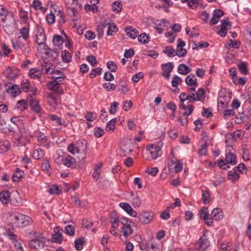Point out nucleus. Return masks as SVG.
Returning a JSON list of instances; mask_svg holds the SVG:
<instances>
[{
  "label": "nucleus",
  "instance_id": "f257e3e1",
  "mask_svg": "<svg viewBox=\"0 0 251 251\" xmlns=\"http://www.w3.org/2000/svg\"><path fill=\"white\" fill-rule=\"evenodd\" d=\"M0 20L4 24L3 28L7 34L14 32L15 22L13 14L8 12L1 5H0Z\"/></svg>",
  "mask_w": 251,
  "mask_h": 251
},
{
  "label": "nucleus",
  "instance_id": "f03ea898",
  "mask_svg": "<svg viewBox=\"0 0 251 251\" xmlns=\"http://www.w3.org/2000/svg\"><path fill=\"white\" fill-rule=\"evenodd\" d=\"M7 220L9 224L15 227L26 226L31 222V219L29 217L17 212L8 213Z\"/></svg>",
  "mask_w": 251,
  "mask_h": 251
},
{
  "label": "nucleus",
  "instance_id": "7ed1b4c3",
  "mask_svg": "<svg viewBox=\"0 0 251 251\" xmlns=\"http://www.w3.org/2000/svg\"><path fill=\"white\" fill-rule=\"evenodd\" d=\"M41 70L42 71L45 70L46 74L51 75V78L52 79L62 81L64 78L63 73L60 71L55 70L51 63L44 62L41 65Z\"/></svg>",
  "mask_w": 251,
  "mask_h": 251
},
{
  "label": "nucleus",
  "instance_id": "20e7f679",
  "mask_svg": "<svg viewBox=\"0 0 251 251\" xmlns=\"http://www.w3.org/2000/svg\"><path fill=\"white\" fill-rule=\"evenodd\" d=\"M12 46L18 53L27 55L30 51V49L27 41L21 37H19L15 41H12Z\"/></svg>",
  "mask_w": 251,
  "mask_h": 251
},
{
  "label": "nucleus",
  "instance_id": "39448f33",
  "mask_svg": "<svg viewBox=\"0 0 251 251\" xmlns=\"http://www.w3.org/2000/svg\"><path fill=\"white\" fill-rule=\"evenodd\" d=\"M236 163V155L233 153L229 152L226 155L225 160L223 159L220 160L218 162V164L221 169L226 170L227 168H229V166L227 165L228 164L231 165H235Z\"/></svg>",
  "mask_w": 251,
  "mask_h": 251
},
{
  "label": "nucleus",
  "instance_id": "423d86ee",
  "mask_svg": "<svg viewBox=\"0 0 251 251\" xmlns=\"http://www.w3.org/2000/svg\"><path fill=\"white\" fill-rule=\"evenodd\" d=\"M120 224L122 225L121 231L125 237H127L133 233L132 225L133 223L131 221H128L126 218H122L120 219Z\"/></svg>",
  "mask_w": 251,
  "mask_h": 251
},
{
  "label": "nucleus",
  "instance_id": "0eeeda50",
  "mask_svg": "<svg viewBox=\"0 0 251 251\" xmlns=\"http://www.w3.org/2000/svg\"><path fill=\"white\" fill-rule=\"evenodd\" d=\"M76 153L79 155V160H84L86 155V141L85 140H79L75 144Z\"/></svg>",
  "mask_w": 251,
  "mask_h": 251
},
{
  "label": "nucleus",
  "instance_id": "6e6552de",
  "mask_svg": "<svg viewBox=\"0 0 251 251\" xmlns=\"http://www.w3.org/2000/svg\"><path fill=\"white\" fill-rule=\"evenodd\" d=\"M37 45L36 48L39 52H44L49 57L52 56L55 58L57 56V50H52L49 48L46 42L37 43Z\"/></svg>",
  "mask_w": 251,
  "mask_h": 251
},
{
  "label": "nucleus",
  "instance_id": "1a4fd4ad",
  "mask_svg": "<svg viewBox=\"0 0 251 251\" xmlns=\"http://www.w3.org/2000/svg\"><path fill=\"white\" fill-rule=\"evenodd\" d=\"M20 135L17 138L19 145L21 146H25L29 141V137L31 136V132L27 128H24L20 130Z\"/></svg>",
  "mask_w": 251,
  "mask_h": 251
},
{
  "label": "nucleus",
  "instance_id": "9d476101",
  "mask_svg": "<svg viewBox=\"0 0 251 251\" xmlns=\"http://www.w3.org/2000/svg\"><path fill=\"white\" fill-rule=\"evenodd\" d=\"M45 243V237L42 234H40L39 236H37L35 238L30 241L29 245L32 249H39L44 246Z\"/></svg>",
  "mask_w": 251,
  "mask_h": 251
},
{
  "label": "nucleus",
  "instance_id": "9b49d317",
  "mask_svg": "<svg viewBox=\"0 0 251 251\" xmlns=\"http://www.w3.org/2000/svg\"><path fill=\"white\" fill-rule=\"evenodd\" d=\"M34 95H28L27 99L29 103V105L31 109L39 115H41L42 113V109L39 105V101L34 98Z\"/></svg>",
  "mask_w": 251,
  "mask_h": 251
},
{
  "label": "nucleus",
  "instance_id": "f8f14e48",
  "mask_svg": "<svg viewBox=\"0 0 251 251\" xmlns=\"http://www.w3.org/2000/svg\"><path fill=\"white\" fill-rule=\"evenodd\" d=\"M210 246L209 241L206 235L203 234L199 239L198 244L196 245L197 251H205Z\"/></svg>",
  "mask_w": 251,
  "mask_h": 251
},
{
  "label": "nucleus",
  "instance_id": "ddd939ff",
  "mask_svg": "<svg viewBox=\"0 0 251 251\" xmlns=\"http://www.w3.org/2000/svg\"><path fill=\"white\" fill-rule=\"evenodd\" d=\"M154 214L151 211H148L142 212L138 216L139 221L143 224L150 223L152 220Z\"/></svg>",
  "mask_w": 251,
  "mask_h": 251
},
{
  "label": "nucleus",
  "instance_id": "4468645a",
  "mask_svg": "<svg viewBox=\"0 0 251 251\" xmlns=\"http://www.w3.org/2000/svg\"><path fill=\"white\" fill-rule=\"evenodd\" d=\"M189 97L192 102L194 101H202L205 97V90L202 88H200L198 91L190 94Z\"/></svg>",
  "mask_w": 251,
  "mask_h": 251
},
{
  "label": "nucleus",
  "instance_id": "2eb2a0df",
  "mask_svg": "<svg viewBox=\"0 0 251 251\" xmlns=\"http://www.w3.org/2000/svg\"><path fill=\"white\" fill-rule=\"evenodd\" d=\"M46 41V36L44 28L41 26L37 25L35 39L36 43L45 42Z\"/></svg>",
  "mask_w": 251,
  "mask_h": 251
},
{
  "label": "nucleus",
  "instance_id": "dca6fc26",
  "mask_svg": "<svg viewBox=\"0 0 251 251\" xmlns=\"http://www.w3.org/2000/svg\"><path fill=\"white\" fill-rule=\"evenodd\" d=\"M147 150L149 151L153 159H156L161 154V149L157 145H150L147 147Z\"/></svg>",
  "mask_w": 251,
  "mask_h": 251
},
{
  "label": "nucleus",
  "instance_id": "f3484780",
  "mask_svg": "<svg viewBox=\"0 0 251 251\" xmlns=\"http://www.w3.org/2000/svg\"><path fill=\"white\" fill-rule=\"evenodd\" d=\"M62 81L53 79L52 81L48 83V88L50 90L55 91L57 94H62L63 89L60 87L59 84Z\"/></svg>",
  "mask_w": 251,
  "mask_h": 251
},
{
  "label": "nucleus",
  "instance_id": "a211bd4d",
  "mask_svg": "<svg viewBox=\"0 0 251 251\" xmlns=\"http://www.w3.org/2000/svg\"><path fill=\"white\" fill-rule=\"evenodd\" d=\"M3 74L5 77L13 79L18 75L19 70L15 68L8 67L3 72Z\"/></svg>",
  "mask_w": 251,
  "mask_h": 251
},
{
  "label": "nucleus",
  "instance_id": "6ab92c4d",
  "mask_svg": "<svg viewBox=\"0 0 251 251\" xmlns=\"http://www.w3.org/2000/svg\"><path fill=\"white\" fill-rule=\"evenodd\" d=\"M21 88L25 92H27L31 91L33 93L34 96L35 95V92L37 91L36 88L31 87V84L29 81L27 79H24L21 84Z\"/></svg>",
  "mask_w": 251,
  "mask_h": 251
},
{
  "label": "nucleus",
  "instance_id": "aec40b11",
  "mask_svg": "<svg viewBox=\"0 0 251 251\" xmlns=\"http://www.w3.org/2000/svg\"><path fill=\"white\" fill-rule=\"evenodd\" d=\"M119 206L130 216L134 217L137 216L136 211L127 202H121L119 204Z\"/></svg>",
  "mask_w": 251,
  "mask_h": 251
},
{
  "label": "nucleus",
  "instance_id": "412c9836",
  "mask_svg": "<svg viewBox=\"0 0 251 251\" xmlns=\"http://www.w3.org/2000/svg\"><path fill=\"white\" fill-rule=\"evenodd\" d=\"M158 34H161L163 31L169 28V22L165 19H162L160 23L156 24L155 27Z\"/></svg>",
  "mask_w": 251,
  "mask_h": 251
},
{
  "label": "nucleus",
  "instance_id": "4be33fe9",
  "mask_svg": "<svg viewBox=\"0 0 251 251\" xmlns=\"http://www.w3.org/2000/svg\"><path fill=\"white\" fill-rule=\"evenodd\" d=\"M131 142L129 139H126L122 142L121 145V150L124 153L129 154L132 151L131 147Z\"/></svg>",
  "mask_w": 251,
  "mask_h": 251
},
{
  "label": "nucleus",
  "instance_id": "5701e85b",
  "mask_svg": "<svg viewBox=\"0 0 251 251\" xmlns=\"http://www.w3.org/2000/svg\"><path fill=\"white\" fill-rule=\"evenodd\" d=\"M224 15V12L220 9H216L213 11V17L210 19L211 25H214L219 21L220 18Z\"/></svg>",
  "mask_w": 251,
  "mask_h": 251
},
{
  "label": "nucleus",
  "instance_id": "b1692460",
  "mask_svg": "<svg viewBox=\"0 0 251 251\" xmlns=\"http://www.w3.org/2000/svg\"><path fill=\"white\" fill-rule=\"evenodd\" d=\"M37 140L40 145L47 148L50 143L49 137L43 133H40V134L37 136Z\"/></svg>",
  "mask_w": 251,
  "mask_h": 251
},
{
  "label": "nucleus",
  "instance_id": "393cba45",
  "mask_svg": "<svg viewBox=\"0 0 251 251\" xmlns=\"http://www.w3.org/2000/svg\"><path fill=\"white\" fill-rule=\"evenodd\" d=\"M42 75V71L40 69L32 68L28 72V76L34 79H39Z\"/></svg>",
  "mask_w": 251,
  "mask_h": 251
},
{
  "label": "nucleus",
  "instance_id": "a878e982",
  "mask_svg": "<svg viewBox=\"0 0 251 251\" xmlns=\"http://www.w3.org/2000/svg\"><path fill=\"white\" fill-rule=\"evenodd\" d=\"M10 200V193L8 190H4L0 193V201L4 204L8 203Z\"/></svg>",
  "mask_w": 251,
  "mask_h": 251
},
{
  "label": "nucleus",
  "instance_id": "bb28decb",
  "mask_svg": "<svg viewBox=\"0 0 251 251\" xmlns=\"http://www.w3.org/2000/svg\"><path fill=\"white\" fill-rule=\"evenodd\" d=\"M68 16L74 21H77L79 19V15L77 10L74 8H69L67 10Z\"/></svg>",
  "mask_w": 251,
  "mask_h": 251
},
{
  "label": "nucleus",
  "instance_id": "cd10ccee",
  "mask_svg": "<svg viewBox=\"0 0 251 251\" xmlns=\"http://www.w3.org/2000/svg\"><path fill=\"white\" fill-rule=\"evenodd\" d=\"M239 176V173L234 168L228 173V178L233 182L237 181Z\"/></svg>",
  "mask_w": 251,
  "mask_h": 251
},
{
  "label": "nucleus",
  "instance_id": "c85d7f7f",
  "mask_svg": "<svg viewBox=\"0 0 251 251\" xmlns=\"http://www.w3.org/2000/svg\"><path fill=\"white\" fill-rule=\"evenodd\" d=\"M55 234L53 235V239L54 242L61 243L63 240L62 234L59 232V227L56 226L54 227Z\"/></svg>",
  "mask_w": 251,
  "mask_h": 251
},
{
  "label": "nucleus",
  "instance_id": "c756f323",
  "mask_svg": "<svg viewBox=\"0 0 251 251\" xmlns=\"http://www.w3.org/2000/svg\"><path fill=\"white\" fill-rule=\"evenodd\" d=\"M24 176V172L19 168H16L12 175V179L14 182H18L21 180Z\"/></svg>",
  "mask_w": 251,
  "mask_h": 251
},
{
  "label": "nucleus",
  "instance_id": "7c9ffc66",
  "mask_svg": "<svg viewBox=\"0 0 251 251\" xmlns=\"http://www.w3.org/2000/svg\"><path fill=\"white\" fill-rule=\"evenodd\" d=\"M125 31L127 35L132 39H135L138 34V31L132 26L126 27L125 29Z\"/></svg>",
  "mask_w": 251,
  "mask_h": 251
},
{
  "label": "nucleus",
  "instance_id": "2f4dec72",
  "mask_svg": "<svg viewBox=\"0 0 251 251\" xmlns=\"http://www.w3.org/2000/svg\"><path fill=\"white\" fill-rule=\"evenodd\" d=\"M211 217L215 221H218L223 218V212L219 208L214 209L211 212Z\"/></svg>",
  "mask_w": 251,
  "mask_h": 251
},
{
  "label": "nucleus",
  "instance_id": "473e14b6",
  "mask_svg": "<svg viewBox=\"0 0 251 251\" xmlns=\"http://www.w3.org/2000/svg\"><path fill=\"white\" fill-rule=\"evenodd\" d=\"M177 70L179 74L183 75H186L191 71V69L184 64H179Z\"/></svg>",
  "mask_w": 251,
  "mask_h": 251
},
{
  "label": "nucleus",
  "instance_id": "72a5a7b5",
  "mask_svg": "<svg viewBox=\"0 0 251 251\" xmlns=\"http://www.w3.org/2000/svg\"><path fill=\"white\" fill-rule=\"evenodd\" d=\"M186 83L190 86H197V79L194 75L190 74L188 75L185 78Z\"/></svg>",
  "mask_w": 251,
  "mask_h": 251
},
{
  "label": "nucleus",
  "instance_id": "f704fd0d",
  "mask_svg": "<svg viewBox=\"0 0 251 251\" xmlns=\"http://www.w3.org/2000/svg\"><path fill=\"white\" fill-rule=\"evenodd\" d=\"M52 42L55 46H57L59 48H61L64 40L62 37L59 35H54L53 36Z\"/></svg>",
  "mask_w": 251,
  "mask_h": 251
},
{
  "label": "nucleus",
  "instance_id": "c9c22d12",
  "mask_svg": "<svg viewBox=\"0 0 251 251\" xmlns=\"http://www.w3.org/2000/svg\"><path fill=\"white\" fill-rule=\"evenodd\" d=\"M56 99L57 97L56 93L50 94L47 97L48 103L50 105L54 107L56 105Z\"/></svg>",
  "mask_w": 251,
  "mask_h": 251
},
{
  "label": "nucleus",
  "instance_id": "e433bc0d",
  "mask_svg": "<svg viewBox=\"0 0 251 251\" xmlns=\"http://www.w3.org/2000/svg\"><path fill=\"white\" fill-rule=\"evenodd\" d=\"M19 16L22 22L24 23H27L29 20V14L27 12L21 8L19 10Z\"/></svg>",
  "mask_w": 251,
  "mask_h": 251
},
{
  "label": "nucleus",
  "instance_id": "4c0bfd02",
  "mask_svg": "<svg viewBox=\"0 0 251 251\" xmlns=\"http://www.w3.org/2000/svg\"><path fill=\"white\" fill-rule=\"evenodd\" d=\"M118 31V28L116 25L114 23H111L108 25L107 31V35H113Z\"/></svg>",
  "mask_w": 251,
  "mask_h": 251
},
{
  "label": "nucleus",
  "instance_id": "58836bf2",
  "mask_svg": "<svg viewBox=\"0 0 251 251\" xmlns=\"http://www.w3.org/2000/svg\"><path fill=\"white\" fill-rule=\"evenodd\" d=\"M44 155L45 153L44 151L40 149L35 150L32 153V156L35 159H39L42 158Z\"/></svg>",
  "mask_w": 251,
  "mask_h": 251
},
{
  "label": "nucleus",
  "instance_id": "ea45409f",
  "mask_svg": "<svg viewBox=\"0 0 251 251\" xmlns=\"http://www.w3.org/2000/svg\"><path fill=\"white\" fill-rule=\"evenodd\" d=\"M163 51L169 57H173L176 55V50L171 46L165 47Z\"/></svg>",
  "mask_w": 251,
  "mask_h": 251
},
{
  "label": "nucleus",
  "instance_id": "a19ab883",
  "mask_svg": "<svg viewBox=\"0 0 251 251\" xmlns=\"http://www.w3.org/2000/svg\"><path fill=\"white\" fill-rule=\"evenodd\" d=\"M32 6L35 10H40L42 12L46 11V8L42 5L39 0H35L32 2Z\"/></svg>",
  "mask_w": 251,
  "mask_h": 251
},
{
  "label": "nucleus",
  "instance_id": "79ce46f5",
  "mask_svg": "<svg viewBox=\"0 0 251 251\" xmlns=\"http://www.w3.org/2000/svg\"><path fill=\"white\" fill-rule=\"evenodd\" d=\"M85 240L83 237L77 238L75 240V247L77 251H80L82 249L83 244Z\"/></svg>",
  "mask_w": 251,
  "mask_h": 251
},
{
  "label": "nucleus",
  "instance_id": "37998d69",
  "mask_svg": "<svg viewBox=\"0 0 251 251\" xmlns=\"http://www.w3.org/2000/svg\"><path fill=\"white\" fill-rule=\"evenodd\" d=\"M53 158L55 163L58 164H61L64 160L63 155L61 154L59 152L57 151L53 155Z\"/></svg>",
  "mask_w": 251,
  "mask_h": 251
},
{
  "label": "nucleus",
  "instance_id": "c03bdc74",
  "mask_svg": "<svg viewBox=\"0 0 251 251\" xmlns=\"http://www.w3.org/2000/svg\"><path fill=\"white\" fill-rule=\"evenodd\" d=\"M139 42L143 44H146L149 42L150 36L146 33H142L138 36Z\"/></svg>",
  "mask_w": 251,
  "mask_h": 251
},
{
  "label": "nucleus",
  "instance_id": "a18cd8bd",
  "mask_svg": "<svg viewBox=\"0 0 251 251\" xmlns=\"http://www.w3.org/2000/svg\"><path fill=\"white\" fill-rule=\"evenodd\" d=\"M110 223L111 224V227L113 228L118 229L120 223V220L117 217H111L110 219Z\"/></svg>",
  "mask_w": 251,
  "mask_h": 251
},
{
  "label": "nucleus",
  "instance_id": "49530a36",
  "mask_svg": "<svg viewBox=\"0 0 251 251\" xmlns=\"http://www.w3.org/2000/svg\"><path fill=\"white\" fill-rule=\"evenodd\" d=\"M10 146V144L8 141H4L0 143V147L1 151L0 152L2 151H7Z\"/></svg>",
  "mask_w": 251,
  "mask_h": 251
},
{
  "label": "nucleus",
  "instance_id": "de8ad7c7",
  "mask_svg": "<svg viewBox=\"0 0 251 251\" xmlns=\"http://www.w3.org/2000/svg\"><path fill=\"white\" fill-rule=\"evenodd\" d=\"M62 58L64 62H69L71 60L72 56L70 52L66 50H65L62 53Z\"/></svg>",
  "mask_w": 251,
  "mask_h": 251
},
{
  "label": "nucleus",
  "instance_id": "09e8293b",
  "mask_svg": "<svg viewBox=\"0 0 251 251\" xmlns=\"http://www.w3.org/2000/svg\"><path fill=\"white\" fill-rule=\"evenodd\" d=\"M75 160L70 155H68L65 159V165L67 167H70L73 164L75 163Z\"/></svg>",
  "mask_w": 251,
  "mask_h": 251
},
{
  "label": "nucleus",
  "instance_id": "8fccbe9b",
  "mask_svg": "<svg viewBox=\"0 0 251 251\" xmlns=\"http://www.w3.org/2000/svg\"><path fill=\"white\" fill-rule=\"evenodd\" d=\"M161 66L163 71H167L170 73H171L174 68V65L171 62L162 64Z\"/></svg>",
  "mask_w": 251,
  "mask_h": 251
},
{
  "label": "nucleus",
  "instance_id": "3c124183",
  "mask_svg": "<svg viewBox=\"0 0 251 251\" xmlns=\"http://www.w3.org/2000/svg\"><path fill=\"white\" fill-rule=\"evenodd\" d=\"M202 200L204 204H207L210 201V194L207 191H202Z\"/></svg>",
  "mask_w": 251,
  "mask_h": 251
},
{
  "label": "nucleus",
  "instance_id": "603ef678",
  "mask_svg": "<svg viewBox=\"0 0 251 251\" xmlns=\"http://www.w3.org/2000/svg\"><path fill=\"white\" fill-rule=\"evenodd\" d=\"M221 28L227 31L231 26V23L227 19H224L221 21Z\"/></svg>",
  "mask_w": 251,
  "mask_h": 251
},
{
  "label": "nucleus",
  "instance_id": "864d4df0",
  "mask_svg": "<svg viewBox=\"0 0 251 251\" xmlns=\"http://www.w3.org/2000/svg\"><path fill=\"white\" fill-rule=\"evenodd\" d=\"M238 67L239 71L243 74H247L248 72L247 66L245 62H240L238 64Z\"/></svg>",
  "mask_w": 251,
  "mask_h": 251
},
{
  "label": "nucleus",
  "instance_id": "5fc2aeb1",
  "mask_svg": "<svg viewBox=\"0 0 251 251\" xmlns=\"http://www.w3.org/2000/svg\"><path fill=\"white\" fill-rule=\"evenodd\" d=\"M27 106L26 102L24 100H19L17 103V108L22 111L25 110L27 108Z\"/></svg>",
  "mask_w": 251,
  "mask_h": 251
},
{
  "label": "nucleus",
  "instance_id": "6e6d98bb",
  "mask_svg": "<svg viewBox=\"0 0 251 251\" xmlns=\"http://www.w3.org/2000/svg\"><path fill=\"white\" fill-rule=\"evenodd\" d=\"M65 233L70 236L74 235L75 233L74 227L70 225H67L65 227Z\"/></svg>",
  "mask_w": 251,
  "mask_h": 251
},
{
  "label": "nucleus",
  "instance_id": "4d7b16f0",
  "mask_svg": "<svg viewBox=\"0 0 251 251\" xmlns=\"http://www.w3.org/2000/svg\"><path fill=\"white\" fill-rule=\"evenodd\" d=\"M182 162L181 161L178 160L177 162L173 166V169L172 170H174L176 173L179 172L182 169Z\"/></svg>",
  "mask_w": 251,
  "mask_h": 251
},
{
  "label": "nucleus",
  "instance_id": "13d9d810",
  "mask_svg": "<svg viewBox=\"0 0 251 251\" xmlns=\"http://www.w3.org/2000/svg\"><path fill=\"white\" fill-rule=\"evenodd\" d=\"M182 79L177 75H174L172 81V85L174 87H177V85L182 82Z\"/></svg>",
  "mask_w": 251,
  "mask_h": 251
},
{
  "label": "nucleus",
  "instance_id": "bf43d9fd",
  "mask_svg": "<svg viewBox=\"0 0 251 251\" xmlns=\"http://www.w3.org/2000/svg\"><path fill=\"white\" fill-rule=\"evenodd\" d=\"M200 215L201 218H202L203 220L206 219L209 215L207 208L205 207H202L200 211Z\"/></svg>",
  "mask_w": 251,
  "mask_h": 251
},
{
  "label": "nucleus",
  "instance_id": "052dcab7",
  "mask_svg": "<svg viewBox=\"0 0 251 251\" xmlns=\"http://www.w3.org/2000/svg\"><path fill=\"white\" fill-rule=\"evenodd\" d=\"M175 53L176 55L179 57H183L186 55L187 51L183 48L176 47V50Z\"/></svg>",
  "mask_w": 251,
  "mask_h": 251
},
{
  "label": "nucleus",
  "instance_id": "680f3d73",
  "mask_svg": "<svg viewBox=\"0 0 251 251\" xmlns=\"http://www.w3.org/2000/svg\"><path fill=\"white\" fill-rule=\"evenodd\" d=\"M116 122V119H113L110 121H109L106 125V130H111L113 131L115 129V123Z\"/></svg>",
  "mask_w": 251,
  "mask_h": 251
},
{
  "label": "nucleus",
  "instance_id": "e2e57ef3",
  "mask_svg": "<svg viewBox=\"0 0 251 251\" xmlns=\"http://www.w3.org/2000/svg\"><path fill=\"white\" fill-rule=\"evenodd\" d=\"M94 133L97 137H101L104 133V131L102 128L99 127H96L94 128Z\"/></svg>",
  "mask_w": 251,
  "mask_h": 251
},
{
  "label": "nucleus",
  "instance_id": "0e129e2a",
  "mask_svg": "<svg viewBox=\"0 0 251 251\" xmlns=\"http://www.w3.org/2000/svg\"><path fill=\"white\" fill-rule=\"evenodd\" d=\"M107 68L111 71L115 72L116 71L117 66L116 64L113 61H108L106 64Z\"/></svg>",
  "mask_w": 251,
  "mask_h": 251
},
{
  "label": "nucleus",
  "instance_id": "69168bd1",
  "mask_svg": "<svg viewBox=\"0 0 251 251\" xmlns=\"http://www.w3.org/2000/svg\"><path fill=\"white\" fill-rule=\"evenodd\" d=\"M61 190L57 185H53L49 189V193L51 194L58 195L61 193Z\"/></svg>",
  "mask_w": 251,
  "mask_h": 251
},
{
  "label": "nucleus",
  "instance_id": "338daca9",
  "mask_svg": "<svg viewBox=\"0 0 251 251\" xmlns=\"http://www.w3.org/2000/svg\"><path fill=\"white\" fill-rule=\"evenodd\" d=\"M113 11L114 12H119L122 9V4L121 2L115 1L113 3L112 5Z\"/></svg>",
  "mask_w": 251,
  "mask_h": 251
},
{
  "label": "nucleus",
  "instance_id": "774afa93",
  "mask_svg": "<svg viewBox=\"0 0 251 251\" xmlns=\"http://www.w3.org/2000/svg\"><path fill=\"white\" fill-rule=\"evenodd\" d=\"M58 21L60 24H64L65 22L64 13L62 11L59 10L56 15Z\"/></svg>",
  "mask_w": 251,
  "mask_h": 251
}]
</instances>
